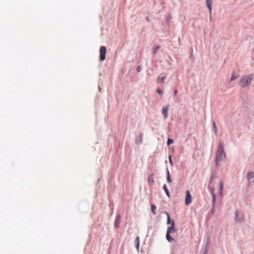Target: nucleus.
<instances>
[{
	"label": "nucleus",
	"instance_id": "f257e3e1",
	"mask_svg": "<svg viewBox=\"0 0 254 254\" xmlns=\"http://www.w3.org/2000/svg\"><path fill=\"white\" fill-rule=\"evenodd\" d=\"M224 145L220 144L216 153L215 164L218 167L219 162L222 161L226 158V154L224 150Z\"/></svg>",
	"mask_w": 254,
	"mask_h": 254
},
{
	"label": "nucleus",
	"instance_id": "f03ea898",
	"mask_svg": "<svg viewBox=\"0 0 254 254\" xmlns=\"http://www.w3.org/2000/svg\"><path fill=\"white\" fill-rule=\"evenodd\" d=\"M253 76L252 74L244 76L241 78L239 83V85L243 87L249 85L253 79Z\"/></svg>",
	"mask_w": 254,
	"mask_h": 254
},
{
	"label": "nucleus",
	"instance_id": "7ed1b4c3",
	"mask_svg": "<svg viewBox=\"0 0 254 254\" xmlns=\"http://www.w3.org/2000/svg\"><path fill=\"white\" fill-rule=\"evenodd\" d=\"M106 48L104 46H101L100 49V60L101 61L105 60L106 58Z\"/></svg>",
	"mask_w": 254,
	"mask_h": 254
},
{
	"label": "nucleus",
	"instance_id": "20e7f679",
	"mask_svg": "<svg viewBox=\"0 0 254 254\" xmlns=\"http://www.w3.org/2000/svg\"><path fill=\"white\" fill-rule=\"evenodd\" d=\"M244 219V215L242 213H239L237 211L235 212V221L237 222L241 223Z\"/></svg>",
	"mask_w": 254,
	"mask_h": 254
},
{
	"label": "nucleus",
	"instance_id": "39448f33",
	"mask_svg": "<svg viewBox=\"0 0 254 254\" xmlns=\"http://www.w3.org/2000/svg\"><path fill=\"white\" fill-rule=\"evenodd\" d=\"M186 193L185 204L189 205L191 202V196L189 190L186 191Z\"/></svg>",
	"mask_w": 254,
	"mask_h": 254
},
{
	"label": "nucleus",
	"instance_id": "423d86ee",
	"mask_svg": "<svg viewBox=\"0 0 254 254\" xmlns=\"http://www.w3.org/2000/svg\"><path fill=\"white\" fill-rule=\"evenodd\" d=\"M176 232V230L175 229V222L174 221H172L171 222V225L170 227H169L167 229V233H168L169 234H172Z\"/></svg>",
	"mask_w": 254,
	"mask_h": 254
},
{
	"label": "nucleus",
	"instance_id": "0eeeda50",
	"mask_svg": "<svg viewBox=\"0 0 254 254\" xmlns=\"http://www.w3.org/2000/svg\"><path fill=\"white\" fill-rule=\"evenodd\" d=\"M209 191H210L212 196V206L214 207L215 206V201H216V194L215 193V189L213 188H210Z\"/></svg>",
	"mask_w": 254,
	"mask_h": 254
},
{
	"label": "nucleus",
	"instance_id": "6e6552de",
	"mask_svg": "<svg viewBox=\"0 0 254 254\" xmlns=\"http://www.w3.org/2000/svg\"><path fill=\"white\" fill-rule=\"evenodd\" d=\"M169 108L168 106H163L162 107V115L164 116V118L166 119L168 117V112Z\"/></svg>",
	"mask_w": 254,
	"mask_h": 254
},
{
	"label": "nucleus",
	"instance_id": "1a4fd4ad",
	"mask_svg": "<svg viewBox=\"0 0 254 254\" xmlns=\"http://www.w3.org/2000/svg\"><path fill=\"white\" fill-rule=\"evenodd\" d=\"M120 219H121L120 215V214L117 215L116 220H115V224H114L115 227H116V228L119 227V226L120 225Z\"/></svg>",
	"mask_w": 254,
	"mask_h": 254
},
{
	"label": "nucleus",
	"instance_id": "9d476101",
	"mask_svg": "<svg viewBox=\"0 0 254 254\" xmlns=\"http://www.w3.org/2000/svg\"><path fill=\"white\" fill-rule=\"evenodd\" d=\"M223 183L222 181H220L219 184V194L220 196H222L223 194Z\"/></svg>",
	"mask_w": 254,
	"mask_h": 254
},
{
	"label": "nucleus",
	"instance_id": "9b49d317",
	"mask_svg": "<svg viewBox=\"0 0 254 254\" xmlns=\"http://www.w3.org/2000/svg\"><path fill=\"white\" fill-rule=\"evenodd\" d=\"M212 2V0H206V4L207 7L208 8L209 10V12L211 13L212 8H211V3Z\"/></svg>",
	"mask_w": 254,
	"mask_h": 254
},
{
	"label": "nucleus",
	"instance_id": "f8f14e48",
	"mask_svg": "<svg viewBox=\"0 0 254 254\" xmlns=\"http://www.w3.org/2000/svg\"><path fill=\"white\" fill-rule=\"evenodd\" d=\"M135 143L137 144H140L142 142V136L141 134L137 136L135 139Z\"/></svg>",
	"mask_w": 254,
	"mask_h": 254
},
{
	"label": "nucleus",
	"instance_id": "ddd939ff",
	"mask_svg": "<svg viewBox=\"0 0 254 254\" xmlns=\"http://www.w3.org/2000/svg\"><path fill=\"white\" fill-rule=\"evenodd\" d=\"M166 76H158L157 80V82L158 83H163L164 82V80L166 79Z\"/></svg>",
	"mask_w": 254,
	"mask_h": 254
},
{
	"label": "nucleus",
	"instance_id": "4468645a",
	"mask_svg": "<svg viewBox=\"0 0 254 254\" xmlns=\"http://www.w3.org/2000/svg\"><path fill=\"white\" fill-rule=\"evenodd\" d=\"M167 182L168 183H171L172 182L169 171L168 169H167Z\"/></svg>",
	"mask_w": 254,
	"mask_h": 254
},
{
	"label": "nucleus",
	"instance_id": "2eb2a0df",
	"mask_svg": "<svg viewBox=\"0 0 254 254\" xmlns=\"http://www.w3.org/2000/svg\"><path fill=\"white\" fill-rule=\"evenodd\" d=\"M166 239L168 240L169 242H173L175 241V239L173 238L170 235L169 233H166Z\"/></svg>",
	"mask_w": 254,
	"mask_h": 254
},
{
	"label": "nucleus",
	"instance_id": "dca6fc26",
	"mask_svg": "<svg viewBox=\"0 0 254 254\" xmlns=\"http://www.w3.org/2000/svg\"><path fill=\"white\" fill-rule=\"evenodd\" d=\"M163 188V190H164V191H165L166 195L169 197H170V193H169V191L166 185H165V184L164 185Z\"/></svg>",
	"mask_w": 254,
	"mask_h": 254
},
{
	"label": "nucleus",
	"instance_id": "f3484780",
	"mask_svg": "<svg viewBox=\"0 0 254 254\" xmlns=\"http://www.w3.org/2000/svg\"><path fill=\"white\" fill-rule=\"evenodd\" d=\"M254 178V172H249L247 175V179L248 180H251Z\"/></svg>",
	"mask_w": 254,
	"mask_h": 254
},
{
	"label": "nucleus",
	"instance_id": "a211bd4d",
	"mask_svg": "<svg viewBox=\"0 0 254 254\" xmlns=\"http://www.w3.org/2000/svg\"><path fill=\"white\" fill-rule=\"evenodd\" d=\"M213 129L214 131L215 135H217L218 130L217 127L216 125V123L214 121L213 122Z\"/></svg>",
	"mask_w": 254,
	"mask_h": 254
},
{
	"label": "nucleus",
	"instance_id": "6ab92c4d",
	"mask_svg": "<svg viewBox=\"0 0 254 254\" xmlns=\"http://www.w3.org/2000/svg\"><path fill=\"white\" fill-rule=\"evenodd\" d=\"M151 212L154 214L155 215L156 214V206L154 204H151Z\"/></svg>",
	"mask_w": 254,
	"mask_h": 254
},
{
	"label": "nucleus",
	"instance_id": "aec40b11",
	"mask_svg": "<svg viewBox=\"0 0 254 254\" xmlns=\"http://www.w3.org/2000/svg\"><path fill=\"white\" fill-rule=\"evenodd\" d=\"M148 182L151 185H152L154 184V181L152 176H150L148 178Z\"/></svg>",
	"mask_w": 254,
	"mask_h": 254
},
{
	"label": "nucleus",
	"instance_id": "412c9836",
	"mask_svg": "<svg viewBox=\"0 0 254 254\" xmlns=\"http://www.w3.org/2000/svg\"><path fill=\"white\" fill-rule=\"evenodd\" d=\"M209 243H210V241L209 239L207 240L206 243V244H205V246L204 248V250H205L206 249V251L208 252V246L209 245Z\"/></svg>",
	"mask_w": 254,
	"mask_h": 254
},
{
	"label": "nucleus",
	"instance_id": "4be33fe9",
	"mask_svg": "<svg viewBox=\"0 0 254 254\" xmlns=\"http://www.w3.org/2000/svg\"><path fill=\"white\" fill-rule=\"evenodd\" d=\"M238 78V76L236 75L235 73H233L232 74V76L230 79V81H232Z\"/></svg>",
	"mask_w": 254,
	"mask_h": 254
},
{
	"label": "nucleus",
	"instance_id": "5701e85b",
	"mask_svg": "<svg viewBox=\"0 0 254 254\" xmlns=\"http://www.w3.org/2000/svg\"><path fill=\"white\" fill-rule=\"evenodd\" d=\"M216 178V175L215 174H212L210 178V180H209V183L211 184L213 182V181H214V180L215 179V178Z\"/></svg>",
	"mask_w": 254,
	"mask_h": 254
},
{
	"label": "nucleus",
	"instance_id": "b1692460",
	"mask_svg": "<svg viewBox=\"0 0 254 254\" xmlns=\"http://www.w3.org/2000/svg\"><path fill=\"white\" fill-rule=\"evenodd\" d=\"M160 46H157L155 48H154L153 49V54H156V53L157 52L158 50L160 49Z\"/></svg>",
	"mask_w": 254,
	"mask_h": 254
},
{
	"label": "nucleus",
	"instance_id": "393cba45",
	"mask_svg": "<svg viewBox=\"0 0 254 254\" xmlns=\"http://www.w3.org/2000/svg\"><path fill=\"white\" fill-rule=\"evenodd\" d=\"M174 142V140L172 139L168 138L167 140V145H170L173 144Z\"/></svg>",
	"mask_w": 254,
	"mask_h": 254
},
{
	"label": "nucleus",
	"instance_id": "a878e982",
	"mask_svg": "<svg viewBox=\"0 0 254 254\" xmlns=\"http://www.w3.org/2000/svg\"><path fill=\"white\" fill-rule=\"evenodd\" d=\"M167 214V224H171V220H170V216H169V215L168 213H166Z\"/></svg>",
	"mask_w": 254,
	"mask_h": 254
},
{
	"label": "nucleus",
	"instance_id": "bb28decb",
	"mask_svg": "<svg viewBox=\"0 0 254 254\" xmlns=\"http://www.w3.org/2000/svg\"><path fill=\"white\" fill-rule=\"evenodd\" d=\"M135 244H139V238L138 236L136 237L135 240Z\"/></svg>",
	"mask_w": 254,
	"mask_h": 254
},
{
	"label": "nucleus",
	"instance_id": "cd10ccee",
	"mask_svg": "<svg viewBox=\"0 0 254 254\" xmlns=\"http://www.w3.org/2000/svg\"><path fill=\"white\" fill-rule=\"evenodd\" d=\"M156 91H157V93L160 94V95H162L163 94V91L161 89H160L159 88H158L157 89Z\"/></svg>",
	"mask_w": 254,
	"mask_h": 254
},
{
	"label": "nucleus",
	"instance_id": "c85d7f7f",
	"mask_svg": "<svg viewBox=\"0 0 254 254\" xmlns=\"http://www.w3.org/2000/svg\"><path fill=\"white\" fill-rule=\"evenodd\" d=\"M141 68H141V66H138L136 68V71L137 72H140L141 70Z\"/></svg>",
	"mask_w": 254,
	"mask_h": 254
},
{
	"label": "nucleus",
	"instance_id": "c756f323",
	"mask_svg": "<svg viewBox=\"0 0 254 254\" xmlns=\"http://www.w3.org/2000/svg\"><path fill=\"white\" fill-rule=\"evenodd\" d=\"M169 162L172 165L173 164V162H172V158H171V156H169Z\"/></svg>",
	"mask_w": 254,
	"mask_h": 254
},
{
	"label": "nucleus",
	"instance_id": "7c9ffc66",
	"mask_svg": "<svg viewBox=\"0 0 254 254\" xmlns=\"http://www.w3.org/2000/svg\"><path fill=\"white\" fill-rule=\"evenodd\" d=\"M135 247L137 250V251H139V244H135Z\"/></svg>",
	"mask_w": 254,
	"mask_h": 254
},
{
	"label": "nucleus",
	"instance_id": "2f4dec72",
	"mask_svg": "<svg viewBox=\"0 0 254 254\" xmlns=\"http://www.w3.org/2000/svg\"><path fill=\"white\" fill-rule=\"evenodd\" d=\"M202 254H208V252L206 251V249L205 250H203Z\"/></svg>",
	"mask_w": 254,
	"mask_h": 254
},
{
	"label": "nucleus",
	"instance_id": "473e14b6",
	"mask_svg": "<svg viewBox=\"0 0 254 254\" xmlns=\"http://www.w3.org/2000/svg\"><path fill=\"white\" fill-rule=\"evenodd\" d=\"M177 94V91L176 90L174 91V95H176Z\"/></svg>",
	"mask_w": 254,
	"mask_h": 254
},
{
	"label": "nucleus",
	"instance_id": "72a5a7b5",
	"mask_svg": "<svg viewBox=\"0 0 254 254\" xmlns=\"http://www.w3.org/2000/svg\"><path fill=\"white\" fill-rule=\"evenodd\" d=\"M214 207L213 206V209L212 210V211H214Z\"/></svg>",
	"mask_w": 254,
	"mask_h": 254
}]
</instances>
